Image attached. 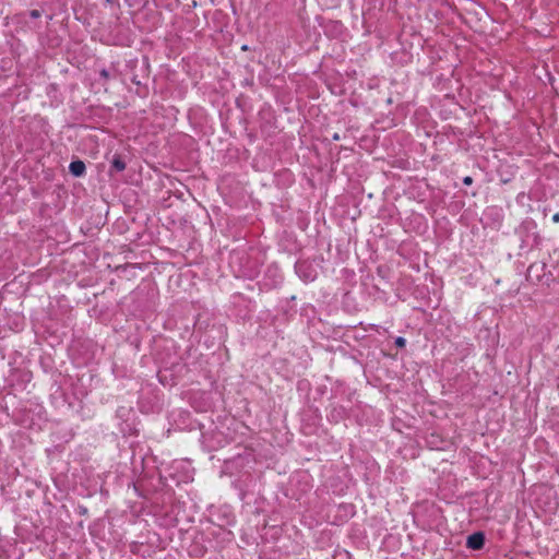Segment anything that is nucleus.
Masks as SVG:
<instances>
[{"mask_svg":"<svg viewBox=\"0 0 559 559\" xmlns=\"http://www.w3.org/2000/svg\"><path fill=\"white\" fill-rule=\"evenodd\" d=\"M485 537L481 533H474L467 538V547L471 549H480L484 546Z\"/></svg>","mask_w":559,"mask_h":559,"instance_id":"nucleus-1","label":"nucleus"},{"mask_svg":"<svg viewBox=\"0 0 559 559\" xmlns=\"http://www.w3.org/2000/svg\"><path fill=\"white\" fill-rule=\"evenodd\" d=\"M69 169L73 176L80 177L85 173V164L81 160H74L70 164Z\"/></svg>","mask_w":559,"mask_h":559,"instance_id":"nucleus-2","label":"nucleus"},{"mask_svg":"<svg viewBox=\"0 0 559 559\" xmlns=\"http://www.w3.org/2000/svg\"><path fill=\"white\" fill-rule=\"evenodd\" d=\"M112 168L117 171H122L126 168V164L119 157H115L112 160Z\"/></svg>","mask_w":559,"mask_h":559,"instance_id":"nucleus-3","label":"nucleus"},{"mask_svg":"<svg viewBox=\"0 0 559 559\" xmlns=\"http://www.w3.org/2000/svg\"><path fill=\"white\" fill-rule=\"evenodd\" d=\"M395 344H396L399 347H403V346H405L406 341H405V338H403V337H397V338L395 340Z\"/></svg>","mask_w":559,"mask_h":559,"instance_id":"nucleus-4","label":"nucleus"},{"mask_svg":"<svg viewBox=\"0 0 559 559\" xmlns=\"http://www.w3.org/2000/svg\"><path fill=\"white\" fill-rule=\"evenodd\" d=\"M304 264L302 263H299L296 265V270H297V273L300 275L301 274V269H302Z\"/></svg>","mask_w":559,"mask_h":559,"instance_id":"nucleus-5","label":"nucleus"},{"mask_svg":"<svg viewBox=\"0 0 559 559\" xmlns=\"http://www.w3.org/2000/svg\"><path fill=\"white\" fill-rule=\"evenodd\" d=\"M471 182H472V178L471 177L464 178V183L469 185Z\"/></svg>","mask_w":559,"mask_h":559,"instance_id":"nucleus-6","label":"nucleus"},{"mask_svg":"<svg viewBox=\"0 0 559 559\" xmlns=\"http://www.w3.org/2000/svg\"><path fill=\"white\" fill-rule=\"evenodd\" d=\"M552 221H554V222H559V214H555V215L552 216Z\"/></svg>","mask_w":559,"mask_h":559,"instance_id":"nucleus-7","label":"nucleus"}]
</instances>
